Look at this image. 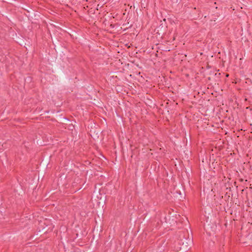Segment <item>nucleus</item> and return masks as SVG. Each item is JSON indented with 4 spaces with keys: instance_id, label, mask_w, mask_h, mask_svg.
Segmentation results:
<instances>
[{
    "instance_id": "3",
    "label": "nucleus",
    "mask_w": 252,
    "mask_h": 252,
    "mask_svg": "<svg viewBox=\"0 0 252 252\" xmlns=\"http://www.w3.org/2000/svg\"><path fill=\"white\" fill-rule=\"evenodd\" d=\"M164 219L165 220V221L166 223H167V222H168V221H167V217H166H166H165Z\"/></svg>"
},
{
    "instance_id": "5",
    "label": "nucleus",
    "mask_w": 252,
    "mask_h": 252,
    "mask_svg": "<svg viewBox=\"0 0 252 252\" xmlns=\"http://www.w3.org/2000/svg\"><path fill=\"white\" fill-rule=\"evenodd\" d=\"M226 77H228V74H226Z\"/></svg>"
},
{
    "instance_id": "4",
    "label": "nucleus",
    "mask_w": 252,
    "mask_h": 252,
    "mask_svg": "<svg viewBox=\"0 0 252 252\" xmlns=\"http://www.w3.org/2000/svg\"><path fill=\"white\" fill-rule=\"evenodd\" d=\"M229 189V191H231V188H230V187H229V188L227 187V188H226V189Z\"/></svg>"
},
{
    "instance_id": "6",
    "label": "nucleus",
    "mask_w": 252,
    "mask_h": 252,
    "mask_svg": "<svg viewBox=\"0 0 252 252\" xmlns=\"http://www.w3.org/2000/svg\"><path fill=\"white\" fill-rule=\"evenodd\" d=\"M228 192H227L225 194V195H226L227 194Z\"/></svg>"
},
{
    "instance_id": "1",
    "label": "nucleus",
    "mask_w": 252,
    "mask_h": 252,
    "mask_svg": "<svg viewBox=\"0 0 252 252\" xmlns=\"http://www.w3.org/2000/svg\"><path fill=\"white\" fill-rule=\"evenodd\" d=\"M166 29V27H165L162 24H161L159 26V27L157 28V33L162 36L165 32Z\"/></svg>"
},
{
    "instance_id": "2",
    "label": "nucleus",
    "mask_w": 252,
    "mask_h": 252,
    "mask_svg": "<svg viewBox=\"0 0 252 252\" xmlns=\"http://www.w3.org/2000/svg\"><path fill=\"white\" fill-rule=\"evenodd\" d=\"M129 19H128L127 20V23L126 24L127 25V26H128L129 28H130V27H132V23H130V22H129Z\"/></svg>"
}]
</instances>
